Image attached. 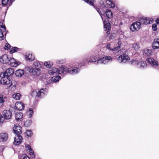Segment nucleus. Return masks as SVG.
<instances>
[{
	"mask_svg": "<svg viewBox=\"0 0 159 159\" xmlns=\"http://www.w3.org/2000/svg\"><path fill=\"white\" fill-rule=\"evenodd\" d=\"M20 159H30L29 157L25 154H23L20 156Z\"/></svg>",
	"mask_w": 159,
	"mask_h": 159,
	"instance_id": "nucleus-39",
	"label": "nucleus"
},
{
	"mask_svg": "<svg viewBox=\"0 0 159 159\" xmlns=\"http://www.w3.org/2000/svg\"><path fill=\"white\" fill-rule=\"evenodd\" d=\"M32 123V121L31 119H29L25 122V125L26 127H28L30 126Z\"/></svg>",
	"mask_w": 159,
	"mask_h": 159,
	"instance_id": "nucleus-35",
	"label": "nucleus"
},
{
	"mask_svg": "<svg viewBox=\"0 0 159 159\" xmlns=\"http://www.w3.org/2000/svg\"><path fill=\"white\" fill-rule=\"evenodd\" d=\"M33 110L32 108H29V110L27 112V115L29 118H31L33 116Z\"/></svg>",
	"mask_w": 159,
	"mask_h": 159,
	"instance_id": "nucleus-31",
	"label": "nucleus"
},
{
	"mask_svg": "<svg viewBox=\"0 0 159 159\" xmlns=\"http://www.w3.org/2000/svg\"><path fill=\"white\" fill-rule=\"evenodd\" d=\"M15 107L17 110L20 111L24 109L25 106L22 102H16L15 103Z\"/></svg>",
	"mask_w": 159,
	"mask_h": 159,
	"instance_id": "nucleus-22",
	"label": "nucleus"
},
{
	"mask_svg": "<svg viewBox=\"0 0 159 159\" xmlns=\"http://www.w3.org/2000/svg\"><path fill=\"white\" fill-rule=\"evenodd\" d=\"M15 119L18 121H21L22 120L23 115L20 112H16L15 115Z\"/></svg>",
	"mask_w": 159,
	"mask_h": 159,
	"instance_id": "nucleus-27",
	"label": "nucleus"
},
{
	"mask_svg": "<svg viewBox=\"0 0 159 159\" xmlns=\"http://www.w3.org/2000/svg\"><path fill=\"white\" fill-rule=\"evenodd\" d=\"M156 22L157 24H159V19H157L156 20Z\"/></svg>",
	"mask_w": 159,
	"mask_h": 159,
	"instance_id": "nucleus-53",
	"label": "nucleus"
},
{
	"mask_svg": "<svg viewBox=\"0 0 159 159\" xmlns=\"http://www.w3.org/2000/svg\"><path fill=\"white\" fill-rule=\"evenodd\" d=\"M21 129L22 128L19 124H15L13 127V131L15 135H20L22 133Z\"/></svg>",
	"mask_w": 159,
	"mask_h": 159,
	"instance_id": "nucleus-10",
	"label": "nucleus"
},
{
	"mask_svg": "<svg viewBox=\"0 0 159 159\" xmlns=\"http://www.w3.org/2000/svg\"><path fill=\"white\" fill-rule=\"evenodd\" d=\"M26 134L28 137H31L33 134V133L31 130H28L26 132Z\"/></svg>",
	"mask_w": 159,
	"mask_h": 159,
	"instance_id": "nucleus-40",
	"label": "nucleus"
},
{
	"mask_svg": "<svg viewBox=\"0 0 159 159\" xmlns=\"http://www.w3.org/2000/svg\"><path fill=\"white\" fill-rule=\"evenodd\" d=\"M126 51L121 49L118 51V52L121 54L117 58L118 62L120 64L127 63L130 60V57L126 53Z\"/></svg>",
	"mask_w": 159,
	"mask_h": 159,
	"instance_id": "nucleus-2",
	"label": "nucleus"
},
{
	"mask_svg": "<svg viewBox=\"0 0 159 159\" xmlns=\"http://www.w3.org/2000/svg\"><path fill=\"white\" fill-rule=\"evenodd\" d=\"M12 113L10 111L7 110H4L2 112V116L4 119L8 120L11 118Z\"/></svg>",
	"mask_w": 159,
	"mask_h": 159,
	"instance_id": "nucleus-13",
	"label": "nucleus"
},
{
	"mask_svg": "<svg viewBox=\"0 0 159 159\" xmlns=\"http://www.w3.org/2000/svg\"><path fill=\"white\" fill-rule=\"evenodd\" d=\"M132 47L135 50H138L140 48V46L138 43H134L132 44Z\"/></svg>",
	"mask_w": 159,
	"mask_h": 159,
	"instance_id": "nucleus-36",
	"label": "nucleus"
},
{
	"mask_svg": "<svg viewBox=\"0 0 159 159\" xmlns=\"http://www.w3.org/2000/svg\"><path fill=\"white\" fill-rule=\"evenodd\" d=\"M25 58L26 60L30 61H32L35 58L34 56L32 53H26L25 55Z\"/></svg>",
	"mask_w": 159,
	"mask_h": 159,
	"instance_id": "nucleus-21",
	"label": "nucleus"
},
{
	"mask_svg": "<svg viewBox=\"0 0 159 159\" xmlns=\"http://www.w3.org/2000/svg\"><path fill=\"white\" fill-rule=\"evenodd\" d=\"M10 60V58H9L7 55L6 54H4L0 57V62L3 64L8 63Z\"/></svg>",
	"mask_w": 159,
	"mask_h": 159,
	"instance_id": "nucleus-12",
	"label": "nucleus"
},
{
	"mask_svg": "<svg viewBox=\"0 0 159 159\" xmlns=\"http://www.w3.org/2000/svg\"><path fill=\"white\" fill-rule=\"evenodd\" d=\"M8 137V134L5 133H2L0 134V142H3L6 141Z\"/></svg>",
	"mask_w": 159,
	"mask_h": 159,
	"instance_id": "nucleus-19",
	"label": "nucleus"
},
{
	"mask_svg": "<svg viewBox=\"0 0 159 159\" xmlns=\"http://www.w3.org/2000/svg\"><path fill=\"white\" fill-rule=\"evenodd\" d=\"M113 58L111 56H105L102 58H100L97 61L98 64H106L109 62H111Z\"/></svg>",
	"mask_w": 159,
	"mask_h": 159,
	"instance_id": "nucleus-5",
	"label": "nucleus"
},
{
	"mask_svg": "<svg viewBox=\"0 0 159 159\" xmlns=\"http://www.w3.org/2000/svg\"><path fill=\"white\" fill-rule=\"evenodd\" d=\"M132 64L137 65L138 67L143 68L147 66V65L146 61H140L138 62L137 60H133L132 61Z\"/></svg>",
	"mask_w": 159,
	"mask_h": 159,
	"instance_id": "nucleus-7",
	"label": "nucleus"
},
{
	"mask_svg": "<svg viewBox=\"0 0 159 159\" xmlns=\"http://www.w3.org/2000/svg\"><path fill=\"white\" fill-rule=\"evenodd\" d=\"M28 70L29 72L32 73L35 76H38L40 73V70L39 68H32L29 66L28 68Z\"/></svg>",
	"mask_w": 159,
	"mask_h": 159,
	"instance_id": "nucleus-9",
	"label": "nucleus"
},
{
	"mask_svg": "<svg viewBox=\"0 0 159 159\" xmlns=\"http://www.w3.org/2000/svg\"><path fill=\"white\" fill-rule=\"evenodd\" d=\"M53 81L52 80L51 78L49 80H48V81L46 83V85L49 84H51Z\"/></svg>",
	"mask_w": 159,
	"mask_h": 159,
	"instance_id": "nucleus-48",
	"label": "nucleus"
},
{
	"mask_svg": "<svg viewBox=\"0 0 159 159\" xmlns=\"http://www.w3.org/2000/svg\"><path fill=\"white\" fill-rule=\"evenodd\" d=\"M26 148H27L28 150H30V149L31 148L29 145H27L26 146Z\"/></svg>",
	"mask_w": 159,
	"mask_h": 159,
	"instance_id": "nucleus-52",
	"label": "nucleus"
},
{
	"mask_svg": "<svg viewBox=\"0 0 159 159\" xmlns=\"http://www.w3.org/2000/svg\"><path fill=\"white\" fill-rule=\"evenodd\" d=\"M141 22L136 21L133 23L130 27V29L132 31L138 30L141 27Z\"/></svg>",
	"mask_w": 159,
	"mask_h": 159,
	"instance_id": "nucleus-8",
	"label": "nucleus"
},
{
	"mask_svg": "<svg viewBox=\"0 0 159 159\" xmlns=\"http://www.w3.org/2000/svg\"><path fill=\"white\" fill-rule=\"evenodd\" d=\"M4 149V147L3 146H0V152H2L3 151Z\"/></svg>",
	"mask_w": 159,
	"mask_h": 159,
	"instance_id": "nucleus-50",
	"label": "nucleus"
},
{
	"mask_svg": "<svg viewBox=\"0 0 159 159\" xmlns=\"http://www.w3.org/2000/svg\"><path fill=\"white\" fill-rule=\"evenodd\" d=\"M152 48L153 49L159 48V39H154L152 44Z\"/></svg>",
	"mask_w": 159,
	"mask_h": 159,
	"instance_id": "nucleus-24",
	"label": "nucleus"
},
{
	"mask_svg": "<svg viewBox=\"0 0 159 159\" xmlns=\"http://www.w3.org/2000/svg\"><path fill=\"white\" fill-rule=\"evenodd\" d=\"M117 44H118V46H120V45H121V41L119 39L118 40V42Z\"/></svg>",
	"mask_w": 159,
	"mask_h": 159,
	"instance_id": "nucleus-51",
	"label": "nucleus"
},
{
	"mask_svg": "<svg viewBox=\"0 0 159 159\" xmlns=\"http://www.w3.org/2000/svg\"><path fill=\"white\" fill-rule=\"evenodd\" d=\"M37 91H33L31 93V95L32 97L35 96H37Z\"/></svg>",
	"mask_w": 159,
	"mask_h": 159,
	"instance_id": "nucleus-46",
	"label": "nucleus"
},
{
	"mask_svg": "<svg viewBox=\"0 0 159 159\" xmlns=\"http://www.w3.org/2000/svg\"><path fill=\"white\" fill-rule=\"evenodd\" d=\"M61 79V77L59 76H54L51 78L53 82L56 83L58 82Z\"/></svg>",
	"mask_w": 159,
	"mask_h": 159,
	"instance_id": "nucleus-32",
	"label": "nucleus"
},
{
	"mask_svg": "<svg viewBox=\"0 0 159 159\" xmlns=\"http://www.w3.org/2000/svg\"><path fill=\"white\" fill-rule=\"evenodd\" d=\"M24 71L21 69H19L16 70L15 73V74L17 77H20L24 74Z\"/></svg>",
	"mask_w": 159,
	"mask_h": 159,
	"instance_id": "nucleus-29",
	"label": "nucleus"
},
{
	"mask_svg": "<svg viewBox=\"0 0 159 159\" xmlns=\"http://www.w3.org/2000/svg\"><path fill=\"white\" fill-rule=\"evenodd\" d=\"M80 67L75 66H69L68 67L67 73L71 75H75L80 73Z\"/></svg>",
	"mask_w": 159,
	"mask_h": 159,
	"instance_id": "nucleus-3",
	"label": "nucleus"
},
{
	"mask_svg": "<svg viewBox=\"0 0 159 159\" xmlns=\"http://www.w3.org/2000/svg\"><path fill=\"white\" fill-rule=\"evenodd\" d=\"M107 2L106 5L105 4L103 1L101 0L99 2V3L100 5V9L102 10L103 8L104 9H106L108 7H110L114 8L115 7V3L110 0H107Z\"/></svg>",
	"mask_w": 159,
	"mask_h": 159,
	"instance_id": "nucleus-4",
	"label": "nucleus"
},
{
	"mask_svg": "<svg viewBox=\"0 0 159 159\" xmlns=\"http://www.w3.org/2000/svg\"><path fill=\"white\" fill-rule=\"evenodd\" d=\"M148 64L156 69H159V65L157 61L152 57L148 58L147 59Z\"/></svg>",
	"mask_w": 159,
	"mask_h": 159,
	"instance_id": "nucleus-6",
	"label": "nucleus"
},
{
	"mask_svg": "<svg viewBox=\"0 0 159 159\" xmlns=\"http://www.w3.org/2000/svg\"><path fill=\"white\" fill-rule=\"evenodd\" d=\"M14 73V70L12 68H9L5 72L2 73L0 77L1 78L0 80V83L3 85H7V87H10L12 85L11 81L10 76Z\"/></svg>",
	"mask_w": 159,
	"mask_h": 159,
	"instance_id": "nucleus-1",
	"label": "nucleus"
},
{
	"mask_svg": "<svg viewBox=\"0 0 159 159\" xmlns=\"http://www.w3.org/2000/svg\"><path fill=\"white\" fill-rule=\"evenodd\" d=\"M20 49L16 47H12L10 50V52L11 54L17 52L18 50H20Z\"/></svg>",
	"mask_w": 159,
	"mask_h": 159,
	"instance_id": "nucleus-34",
	"label": "nucleus"
},
{
	"mask_svg": "<svg viewBox=\"0 0 159 159\" xmlns=\"http://www.w3.org/2000/svg\"><path fill=\"white\" fill-rule=\"evenodd\" d=\"M96 61L95 58L91 56H90V59L89 60V62H94Z\"/></svg>",
	"mask_w": 159,
	"mask_h": 159,
	"instance_id": "nucleus-44",
	"label": "nucleus"
},
{
	"mask_svg": "<svg viewBox=\"0 0 159 159\" xmlns=\"http://www.w3.org/2000/svg\"><path fill=\"white\" fill-rule=\"evenodd\" d=\"M47 90L45 88L44 89H42L39 90L37 93V96L39 98H42L47 94Z\"/></svg>",
	"mask_w": 159,
	"mask_h": 159,
	"instance_id": "nucleus-15",
	"label": "nucleus"
},
{
	"mask_svg": "<svg viewBox=\"0 0 159 159\" xmlns=\"http://www.w3.org/2000/svg\"><path fill=\"white\" fill-rule=\"evenodd\" d=\"M48 72L50 75L57 74V68L55 67L50 68L49 69Z\"/></svg>",
	"mask_w": 159,
	"mask_h": 159,
	"instance_id": "nucleus-26",
	"label": "nucleus"
},
{
	"mask_svg": "<svg viewBox=\"0 0 159 159\" xmlns=\"http://www.w3.org/2000/svg\"><path fill=\"white\" fill-rule=\"evenodd\" d=\"M152 28L154 31H156L157 30V26L156 24H154L152 25Z\"/></svg>",
	"mask_w": 159,
	"mask_h": 159,
	"instance_id": "nucleus-43",
	"label": "nucleus"
},
{
	"mask_svg": "<svg viewBox=\"0 0 159 159\" xmlns=\"http://www.w3.org/2000/svg\"><path fill=\"white\" fill-rule=\"evenodd\" d=\"M110 45H111L109 43V44H108L106 46V48H107L108 50L111 51V49L112 48H111Z\"/></svg>",
	"mask_w": 159,
	"mask_h": 159,
	"instance_id": "nucleus-49",
	"label": "nucleus"
},
{
	"mask_svg": "<svg viewBox=\"0 0 159 159\" xmlns=\"http://www.w3.org/2000/svg\"><path fill=\"white\" fill-rule=\"evenodd\" d=\"M43 62H39V61H34L33 64V67L35 68H40L41 67V65Z\"/></svg>",
	"mask_w": 159,
	"mask_h": 159,
	"instance_id": "nucleus-28",
	"label": "nucleus"
},
{
	"mask_svg": "<svg viewBox=\"0 0 159 159\" xmlns=\"http://www.w3.org/2000/svg\"><path fill=\"white\" fill-rule=\"evenodd\" d=\"M53 64V63L52 61H47L44 62L43 65L47 68L51 67Z\"/></svg>",
	"mask_w": 159,
	"mask_h": 159,
	"instance_id": "nucleus-30",
	"label": "nucleus"
},
{
	"mask_svg": "<svg viewBox=\"0 0 159 159\" xmlns=\"http://www.w3.org/2000/svg\"><path fill=\"white\" fill-rule=\"evenodd\" d=\"M89 58V57H86L84 58L83 60V61L79 64V66H80V67H81L84 66L89 62L88 59Z\"/></svg>",
	"mask_w": 159,
	"mask_h": 159,
	"instance_id": "nucleus-25",
	"label": "nucleus"
},
{
	"mask_svg": "<svg viewBox=\"0 0 159 159\" xmlns=\"http://www.w3.org/2000/svg\"><path fill=\"white\" fill-rule=\"evenodd\" d=\"M66 62L65 60L63 59L56 60V62L57 64H63Z\"/></svg>",
	"mask_w": 159,
	"mask_h": 159,
	"instance_id": "nucleus-38",
	"label": "nucleus"
},
{
	"mask_svg": "<svg viewBox=\"0 0 159 159\" xmlns=\"http://www.w3.org/2000/svg\"><path fill=\"white\" fill-rule=\"evenodd\" d=\"M10 64L11 66L17 67L20 64V62L13 58H10Z\"/></svg>",
	"mask_w": 159,
	"mask_h": 159,
	"instance_id": "nucleus-18",
	"label": "nucleus"
},
{
	"mask_svg": "<svg viewBox=\"0 0 159 159\" xmlns=\"http://www.w3.org/2000/svg\"><path fill=\"white\" fill-rule=\"evenodd\" d=\"M22 139V137L20 135H15L14 138V144L15 145H19L20 144Z\"/></svg>",
	"mask_w": 159,
	"mask_h": 159,
	"instance_id": "nucleus-14",
	"label": "nucleus"
},
{
	"mask_svg": "<svg viewBox=\"0 0 159 159\" xmlns=\"http://www.w3.org/2000/svg\"><path fill=\"white\" fill-rule=\"evenodd\" d=\"M6 98V96H3L2 95H0V103H2L5 102V100Z\"/></svg>",
	"mask_w": 159,
	"mask_h": 159,
	"instance_id": "nucleus-37",
	"label": "nucleus"
},
{
	"mask_svg": "<svg viewBox=\"0 0 159 159\" xmlns=\"http://www.w3.org/2000/svg\"><path fill=\"white\" fill-rule=\"evenodd\" d=\"M4 121V118L2 115L0 114V123H2Z\"/></svg>",
	"mask_w": 159,
	"mask_h": 159,
	"instance_id": "nucleus-47",
	"label": "nucleus"
},
{
	"mask_svg": "<svg viewBox=\"0 0 159 159\" xmlns=\"http://www.w3.org/2000/svg\"><path fill=\"white\" fill-rule=\"evenodd\" d=\"M2 5L3 6H9L15 0H1Z\"/></svg>",
	"mask_w": 159,
	"mask_h": 159,
	"instance_id": "nucleus-20",
	"label": "nucleus"
},
{
	"mask_svg": "<svg viewBox=\"0 0 159 159\" xmlns=\"http://www.w3.org/2000/svg\"><path fill=\"white\" fill-rule=\"evenodd\" d=\"M120 48V46H118L116 47H115L114 48H113L111 49V51H117Z\"/></svg>",
	"mask_w": 159,
	"mask_h": 159,
	"instance_id": "nucleus-45",
	"label": "nucleus"
},
{
	"mask_svg": "<svg viewBox=\"0 0 159 159\" xmlns=\"http://www.w3.org/2000/svg\"><path fill=\"white\" fill-rule=\"evenodd\" d=\"M6 27L3 25L2 23H0V40H2L4 39V33L6 34Z\"/></svg>",
	"mask_w": 159,
	"mask_h": 159,
	"instance_id": "nucleus-11",
	"label": "nucleus"
},
{
	"mask_svg": "<svg viewBox=\"0 0 159 159\" xmlns=\"http://www.w3.org/2000/svg\"><path fill=\"white\" fill-rule=\"evenodd\" d=\"M143 55L145 56H150L152 53V51L151 49H145L143 50Z\"/></svg>",
	"mask_w": 159,
	"mask_h": 159,
	"instance_id": "nucleus-23",
	"label": "nucleus"
},
{
	"mask_svg": "<svg viewBox=\"0 0 159 159\" xmlns=\"http://www.w3.org/2000/svg\"><path fill=\"white\" fill-rule=\"evenodd\" d=\"M87 57H89V59H89H89H90V56H89Z\"/></svg>",
	"mask_w": 159,
	"mask_h": 159,
	"instance_id": "nucleus-54",
	"label": "nucleus"
},
{
	"mask_svg": "<svg viewBox=\"0 0 159 159\" xmlns=\"http://www.w3.org/2000/svg\"><path fill=\"white\" fill-rule=\"evenodd\" d=\"M20 96L21 95L19 93H17L13 94L12 98L16 100H18L20 99Z\"/></svg>",
	"mask_w": 159,
	"mask_h": 159,
	"instance_id": "nucleus-33",
	"label": "nucleus"
},
{
	"mask_svg": "<svg viewBox=\"0 0 159 159\" xmlns=\"http://www.w3.org/2000/svg\"><path fill=\"white\" fill-rule=\"evenodd\" d=\"M29 152L32 158H34L35 157V155L34 154L33 150L31 149H30Z\"/></svg>",
	"mask_w": 159,
	"mask_h": 159,
	"instance_id": "nucleus-41",
	"label": "nucleus"
},
{
	"mask_svg": "<svg viewBox=\"0 0 159 159\" xmlns=\"http://www.w3.org/2000/svg\"><path fill=\"white\" fill-rule=\"evenodd\" d=\"M68 67L64 66H61L59 69H57V74H61L63 73H67Z\"/></svg>",
	"mask_w": 159,
	"mask_h": 159,
	"instance_id": "nucleus-17",
	"label": "nucleus"
},
{
	"mask_svg": "<svg viewBox=\"0 0 159 159\" xmlns=\"http://www.w3.org/2000/svg\"><path fill=\"white\" fill-rule=\"evenodd\" d=\"M140 21L141 22V23L144 25H147L152 23V20L151 18H145L144 19L141 18Z\"/></svg>",
	"mask_w": 159,
	"mask_h": 159,
	"instance_id": "nucleus-16",
	"label": "nucleus"
},
{
	"mask_svg": "<svg viewBox=\"0 0 159 159\" xmlns=\"http://www.w3.org/2000/svg\"><path fill=\"white\" fill-rule=\"evenodd\" d=\"M11 48L10 45L8 43H6L5 47H4V49L5 50H8L10 49Z\"/></svg>",
	"mask_w": 159,
	"mask_h": 159,
	"instance_id": "nucleus-42",
	"label": "nucleus"
}]
</instances>
